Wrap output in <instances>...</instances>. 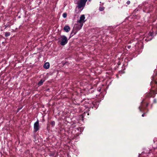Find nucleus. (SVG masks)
<instances>
[{
	"instance_id": "nucleus-1",
	"label": "nucleus",
	"mask_w": 157,
	"mask_h": 157,
	"mask_svg": "<svg viewBox=\"0 0 157 157\" xmlns=\"http://www.w3.org/2000/svg\"><path fill=\"white\" fill-rule=\"evenodd\" d=\"M92 85L91 84L90 86L91 88L89 89V94H90V96L93 98H94L95 97H97L98 99V100L97 101H90V108H92L93 109L94 108L95 109H96L99 105L100 102L101 101V100H99L100 98L102 100L103 99L104 96V94L101 92L99 93L101 91V88H99L97 90H94L93 87L92 86Z\"/></svg>"
},
{
	"instance_id": "nucleus-2",
	"label": "nucleus",
	"mask_w": 157,
	"mask_h": 157,
	"mask_svg": "<svg viewBox=\"0 0 157 157\" xmlns=\"http://www.w3.org/2000/svg\"><path fill=\"white\" fill-rule=\"evenodd\" d=\"M129 38L127 41V47L128 49H130L132 47V48L136 47L138 43V39L140 40L144 38V35H140L138 34H136L135 31H133L132 33H130L128 36Z\"/></svg>"
},
{
	"instance_id": "nucleus-3",
	"label": "nucleus",
	"mask_w": 157,
	"mask_h": 157,
	"mask_svg": "<svg viewBox=\"0 0 157 157\" xmlns=\"http://www.w3.org/2000/svg\"><path fill=\"white\" fill-rule=\"evenodd\" d=\"M157 70H155L151 77L152 81L151 82V88L149 94H146L147 97H154L155 95L157 94Z\"/></svg>"
},
{
	"instance_id": "nucleus-4",
	"label": "nucleus",
	"mask_w": 157,
	"mask_h": 157,
	"mask_svg": "<svg viewBox=\"0 0 157 157\" xmlns=\"http://www.w3.org/2000/svg\"><path fill=\"white\" fill-rule=\"evenodd\" d=\"M149 29H151V30L149 32V33L146 35V38L145 39L146 41L151 40L154 37L153 35L157 34V23L155 25H151L149 27Z\"/></svg>"
},
{
	"instance_id": "nucleus-5",
	"label": "nucleus",
	"mask_w": 157,
	"mask_h": 157,
	"mask_svg": "<svg viewBox=\"0 0 157 157\" xmlns=\"http://www.w3.org/2000/svg\"><path fill=\"white\" fill-rule=\"evenodd\" d=\"M147 98L143 99L141 102L140 105L139 107V109L141 112H143L145 110L147 109V107L148 106L149 103L147 102ZM147 111L148 109H147Z\"/></svg>"
},
{
	"instance_id": "nucleus-6",
	"label": "nucleus",
	"mask_w": 157,
	"mask_h": 157,
	"mask_svg": "<svg viewBox=\"0 0 157 157\" xmlns=\"http://www.w3.org/2000/svg\"><path fill=\"white\" fill-rule=\"evenodd\" d=\"M87 0H78L77 1V7L78 8L80 12L83 10L85 7L86 3Z\"/></svg>"
},
{
	"instance_id": "nucleus-7",
	"label": "nucleus",
	"mask_w": 157,
	"mask_h": 157,
	"mask_svg": "<svg viewBox=\"0 0 157 157\" xmlns=\"http://www.w3.org/2000/svg\"><path fill=\"white\" fill-rule=\"evenodd\" d=\"M58 42L60 43L61 45L64 46L66 45L68 42L67 38L65 36H61L58 38Z\"/></svg>"
},
{
	"instance_id": "nucleus-8",
	"label": "nucleus",
	"mask_w": 157,
	"mask_h": 157,
	"mask_svg": "<svg viewBox=\"0 0 157 157\" xmlns=\"http://www.w3.org/2000/svg\"><path fill=\"white\" fill-rule=\"evenodd\" d=\"M40 129V126L39 124V121L37 120L35 122L34 124V129L35 132H37Z\"/></svg>"
},
{
	"instance_id": "nucleus-9",
	"label": "nucleus",
	"mask_w": 157,
	"mask_h": 157,
	"mask_svg": "<svg viewBox=\"0 0 157 157\" xmlns=\"http://www.w3.org/2000/svg\"><path fill=\"white\" fill-rule=\"evenodd\" d=\"M85 19V17L84 15H81L79 19L78 20L77 23L81 24H82L83 25V23L85 21H84Z\"/></svg>"
},
{
	"instance_id": "nucleus-10",
	"label": "nucleus",
	"mask_w": 157,
	"mask_h": 157,
	"mask_svg": "<svg viewBox=\"0 0 157 157\" xmlns=\"http://www.w3.org/2000/svg\"><path fill=\"white\" fill-rule=\"evenodd\" d=\"M82 25V24H79L77 23L76 24H75V25L74 27L76 28L77 30H79L81 29Z\"/></svg>"
},
{
	"instance_id": "nucleus-11",
	"label": "nucleus",
	"mask_w": 157,
	"mask_h": 157,
	"mask_svg": "<svg viewBox=\"0 0 157 157\" xmlns=\"http://www.w3.org/2000/svg\"><path fill=\"white\" fill-rule=\"evenodd\" d=\"M150 5H149L147 4L146 5L145 8L143 9V11L145 13H148L151 11L150 9L149 8Z\"/></svg>"
},
{
	"instance_id": "nucleus-12",
	"label": "nucleus",
	"mask_w": 157,
	"mask_h": 157,
	"mask_svg": "<svg viewBox=\"0 0 157 157\" xmlns=\"http://www.w3.org/2000/svg\"><path fill=\"white\" fill-rule=\"evenodd\" d=\"M79 30L74 27L71 33V36H72L75 34Z\"/></svg>"
},
{
	"instance_id": "nucleus-13",
	"label": "nucleus",
	"mask_w": 157,
	"mask_h": 157,
	"mask_svg": "<svg viewBox=\"0 0 157 157\" xmlns=\"http://www.w3.org/2000/svg\"><path fill=\"white\" fill-rule=\"evenodd\" d=\"M63 29L66 32H68L70 30V28L68 25H65Z\"/></svg>"
},
{
	"instance_id": "nucleus-14",
	"label": "nucleus",
	"mask_w": 157,
	"mask_h": 157,
	"mask_svg": "<svg viewBox=\"0 0 157 157\" xmlns=\"http://www.w3.org/2000/svg\"><path fill=\"white\" fill-rule=\"evenodd\" d=\"M50 64L48 62L45 63L44 65V67L46 69H48L49 68Z\"/></svg>"
},
{
	"instance_id": "nucleus-15",
	"label": "nucleus",
	"mask_w": 157,
	"mask_h": 157,
	"mask_svg": "<svg viewBox=\"0 0 157 157\" xmlns=\"http://www.w3.org/2000/svg\"><path fill=\"white\" fill-rule=\"evenodd\" d=\"M44 80L41 79L38 83V85L39 86H40L43 84V83L44 82Z\"/></svg>"
},
{
	"instance_id": "nucleus-16",
	"label": "nucleus",
	"mask_w": 157,
	"mask_h": 157,
	"mask_svg": "<svg viewBox=\"0 0 157 157\" xmlns=\"http://www.w3.org/2000/svg\"><path fill=\"white\" fill-rule=\"evenodd\" d=\"M50 124L52 125V127H54L55 124V122L54 121H52Z\"/></svg>"
},
{
	"instance_id": "nucleus-17",
	"label": "nucleus",
	"mask_w": 157,
	"mask_h": 157,
	"mask_svg": "<svg viewBox=\"0 0 157 157\" xmlns=\"http://www.w3.org/2000/svg\"><path fill=\"white\" fill-rule=\"evenodd\" d=\"M104 10V7L102 6V7H99V10L100 11H102Z\"/></svg>"
},
{
	"instance_id": "nucleus-18",
	"label": "nucleus",
	"mask_w": 157,
	"mask_h": 157,
	"mask_svg": "<svg viewBox=\"0 0 157 157\" xmlns=\"http://www.w3.org/2000/svg\"><path fill=\"white\" fill-rule=\"evenodd\" d=\"M10 33L9 32H6L5 33V36L6 37H7L10 35Z\"/></svg>"
},
{
	"instance_id": "nucleus-19",
	"label": "nucleus",
	"mask_w": 157,
	"mask_h": 157,
	"mask_svg": "<svg viewBox=\"0 0 157 157\" xmlns=\"http://www.w3.org/2000/svg\"><path fill=\"white\" fill-rule=\"evenodd\" d=\"M67 13H64L63 14V16L64 18H65L67 17Z\"/></svg>"
},
{
	"instance_id": "nucleus-20",
	"label": "nucleus",
	"mask_w": 157,
	"mask_h": 157,
	"mask_svg": "<svg viewBox=\"0 0 157 157\" xmlns=\"http://www.w3.org/2000/svg\"><path fill=\"white\" fill-rule=\"evenodd\" d=\"M96 30V29H94V28H93L92 29H91V32H92V33H95V30Z\"/></svg>"
},
{
	"instance_id": "nucleus-21",
	"label": "nucleus",
	"mask_w": 157,
	"mask_h": 157,
	"mask_svg": "<svg viewBox=\"0 0 157 157\" xmlns=\"http://www.w3.org/2000/svg\"><path fill=\"white\" fill-rule=\"evenodd\" d=\"M75 123H74L73 124H72L71 126L72 128H74L75 127Z\"/></svg>"
},
{
	"instance_id": "nucleus-22",
	"label": "nucleus",
	"mask_w": 157,
	"mask_h": 157,
	"mask_svg": "<svg viewBox=\"0 0 157 157\" xmlns=\"http://www.w3.org/2000/svg\"><path fill=\"white\" fill-rule=\"evenodd\" d=\"M130 3V2L128 0L127 1V2H126V3L128 4V5H129Z\"/></svg>"
},
{
	"instance_id": "nucleus-23",
	"label": "nucleus",
	"mask_w": 157,
	"mask_h": 157,
	"mask_svg": "<svg viewBox=\"0 0 157 157\" xmlns=\"http://www.w3.org/2000/svg\"><path fill=\"white\" fill-rule=\"evenodd\" d=\"M153 103H156V100L155 99H154L153 100Z\"/></svg>"
},
{
	"instance_id": "nucleus-24",
	"label": "nucleus",
	"mask_w": 157,
	"mask_h": 157,
	"mask_svg": "<svg viewBox=\"0 0 157 157\" xmlns=\"http://www.w3.org/2000/svg\"><path fill=\"white\" fill-rule=\"evenodd\" d=\"M145 154V153L144 152H142L141 154H140L141 155H143Z\"/></svg>"
},
{
	"instance_id": "nucleus-25",
	"label": "nucleus",
	"mask_w": 157,
	"mask_h": 157,
	"mask_svg": "<svg viewBox=\"0 0 157 157\" xmlns=\"http://www.w3.org/2000/svg\"><path fill=\"white\" fill-rule=\"evenodd\" d=\"M133 30V29H130V30H129V32L130 33L131 32H132V31Z\"/></svg>"
},
{
	"instance_id": "nucleus-26",
	"label": "nucleus",
	"mask_w": 157,
	"mask_h": 157,
	"mask_svg": "<svg viewBox=\"0 0 157 157\" xmlns=\"http://www.w3.org/2000/svg\"><path fill=\"white\" fill-rule=\"evenodd\" d=\"M144 114H145V113H143V114H142V117H144Z\"/></svg>"
},
{
	"instance_id": "nucleus-27",
	"label": "nucleus",
	"mask_w": 157,
	"mask_h": 157,
	"mask_svg": "<svg viewBox=\"0 0 157 157\" xmlns=\"http://www.w3.org/2000/svg\"><path fill=\"white\" fill-rule=\"evenodd\" d=\"M81 117H82V118H83V116H82V115H81Z\"/></svg>"
},
{
	"instance_id": "nucleus-28",
	"label": "nucleus",
	"mask_w": 157,
	"mask_h": 157,
	"mask_svg": "<svg viewBox=\"0 0 157 157\" xmlns=\"http://www.w3.org/2000/svg\"><path fill=\"white\" fill-rule=\"evenodd\" d=\"M94 85L95 86H96V84H95Z\"/></svg>"
},
{
	"instance_id": "nucleus-29",
	"label": "nucleus",
	"mask_w": 157,
	"mask_h": 157,
	"mask_svg": "<svg viewBox=\"0 0 157 157\" xmlns=\"http://www.w3.org/2000/svg\"><path fill=\"white\" fill-rule=\"evenodd\" d=\"M140 157V155H139V157Z\"/></svg>"
},
{
	"instance_id": "nucleus-30",
	"label": "nucleus",
	"mask_w": 157,
	"mask_h": 157,
	"mask_svg": "<svg viewBox=\"0 0 157 157\" xmlns=\"http://www.w3.org/2000/svg\"><path fill=\"white\" fill-rule=\"evenodd\" d=\"M91 0H89V2Z\"/></svg>"
}]
</instances>
